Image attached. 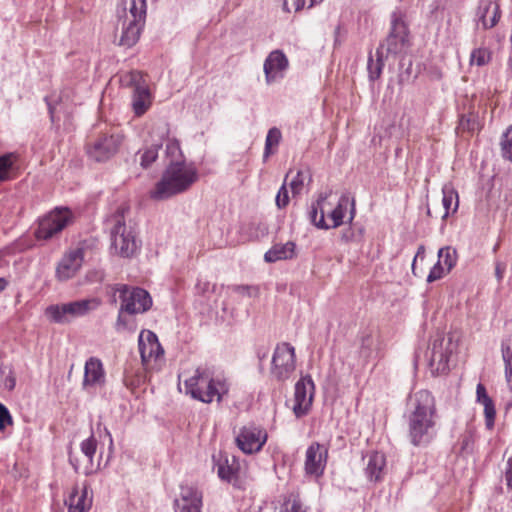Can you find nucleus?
I'll list each match as a JSON object with an SVG mask.
<instances>
[{
  "mask_svg": "<svg viewBox=\"0 0 512 512\" xmlns=\"http://www.w3.org/2000/svg\"><path fill=\"white\" fill-rule=\"evenodd\" d=\"M408 437L412 445L429 444L436 436L438 413L432 393L422 389L409 395L406 404Z\"/></svg>",
  "mask_w": 512,
  "mask_h": 512,
  "instance_id": "obj_1",
  "label": "nucleus"
},
{
  "mask_svg": "<svg viewBox=\"0 0 512 512\" xmlns=\"http://www.w3.org/2000/svg\"><path fill=\"white\" fill-rule=\"evenodd\" d=\"M199 178L193 163L186 161L169 162L161 179L150 192L154 200H165L187 191Z\"/></svg>",
  "mask_w": 512,
  "mask_h": 512,
  "instance_id": "obj_2",
  "label": "nucleus"
},
{
  "mask_svg": "<svg viewBox=\"0 0 512 512\" xmlns=\"http://www.w3.org/2000/svg\"><path fill=\"white\" fill-rule=\"evenodd\" d=\"M185 392L193 399L209 404L217 400L221 402L229 392V384L225 378L214 377L209 369L198 367L194 374L184 381Z\"/></svg>",
  "mask_w": 512,
  "mask_h": 512,
  "instance_id": "obj_3",
  "label": "nucleus"
},
{
  "mask_svg": "<svg viewBox=\"0 0 512 512\" xmlns=\"http://www.w3.org/2000/svg\"><path fill=\"white\" fill-rule=\"evenodd\" d=\"M129 207L121 204L105 219L106 229L109 230L112 253L124 258L132 257L139 246L134 231L126 226L125 214Z\"/></svg>",
  "mask_w": 512,
  "mask_h": 512,
  "instance_id": "obj_4",
  "label": "nucleus"
},
{
  "mask_svg": "<svg viewBox=\"0 0 512 512\" xmlns=\"http://www.w3.org/2000/svg\"><path fill=\"white\" fill-rule=\"evenodd\" d=\"M146 11V0H128L126 2L123 15L119 16L122 25L119 45L130 48L138 42L145 25Z\"/></svg>",
  "mask_w": 512,
  "mask_h": 512,
  "instance_id": "obj_5",
  "label": "nucleus"
},
{
  "mask_svg": "<svg viewBox=\"0 0 512 512\" xmlns=\"http://www.w3.org/2000/svg\"><path fill=\"white\" fill-rule=\"evenodd\" d=\"M100 302L93 299H82L64 304H53L46 307L44 315L53 323L65 324L76 317L88 314L91 310L96 309Z\"/></svg>",
  "mask_w": 512,
  "mask_h": 512,
  "instance_id": "obj_6",
  "label": "nucleus"
},
{
  "mask_svg": "<svg viewBox=\"0 0 512 512\" xmlns=\"http://www.w3.org/2000/svg\"><path fill=\"white\" fill-rule=\"evenodd\" d=\"M123 87L131 88L132 109L136 116H142L152 105V95L144 75L137 70L129 71L120 78Z\"/></svg>",
  "mask_w": 512,
  "mask_h": 512,
  "instance_id": "obj_7",
  "label": "nucleus"
},
{
  "mask_svg": "<svg viewBox=\"0 0 512 512\" xmlns=\"http://www.w3.org/2000/svg\"><path fill=\"white\" fill-rule=\"evenodd\" d=\"M73 219L68 208H55L39 220L34 235L37 240H50L63 231Z\"/></svg>",
  "mask_w": 512,
  "mask_h": 512,
  "instance_id": "obj_8",
  "label": "nucleus"
},
{
  "mask_svg": "<svg viewBox=\"0 0 512 512\" xmlns=\"http://www.w3.org/2000/svg\"><path fill=\"white\" fill-rule=\"evenodd\" d=\"M116 292L121 298L120 309L128 315L145 313L152 306L150 294L142 288L119 284L114 287V293Z\"/></svg>",
  "mask_w": 512,
  "mask_h": 512,
  "instance_id": "obj_9",
  "label": "nucleus"
},
{
  "mask_svg": "<svg viewBox=\"0 0 512 512\" xmlns=\"http://www.w3.org/2000/svg\"><path fill=\"white\" fill-rule=\"evenodd\" d=\"M296 369L295 348L287 342L278 343L274 349L270 373L279 382L288 380Z\"/></svg>",
  "mask_w": 512,
  "mask_h": 512,
  "instance_id": "obj_10",
  "label": "nucleus"
},
{
  "mask_svg": "<svg viewBox=\"0 0 512 512\" xmlns=\"http://www.w3.org/2000/svg\"><path fill=\"white\" fill-rule=\"evenodd\" d=\"M383 45L386 46L387 55L402 54L408 49L409 31L400 11L392 13L391 29Z\"/></svg>",
  "mask_w": 512,
  "mask_h": 512,
  "instance_id": "obj_11",
  "label": "nucleus"
},
{
  "mask_svg": "<svg viewBox=\"0 0 512 512\" xmlns=\"http://www.w3.org/2000/svg\"><path fill=\"white\" fill-rule=\"evenodd\" d=\"M455 345L451 337L438 334L432 341L430 348L429 366L433 372L444 374L449 371V360L454 352Z\"/></svg>",
  "mask_w": 512,
  "mask_h": 512,
  "instance_id": "obj_12",
  "label": "nucleus"
},
{
  "mask_svg": "<svg viewBox=\"0 0 512 512\" xmlns=\"http://www.w3.org/2000/svg\"><path fill=\"white\" fill-rule=\"evenodd\" d=\"M267 438L268 435L265 429L254 423H249L239 429L235 437V443L243 453L253 454L261 451Z\"/></svg>",
  "mask_w": 512,
  "mask_h": 512,
  "instance_id": "obj_13",
  "label": "nucleus"
},
{
  "mask_svg": "<svg viewBox=\"0 0 512 512\" xmlns=\"http://www.w3.org/2000/svg\"><path fill=\"white\" fill-rule=\"evenodd\" d=\"M121 143L122 137L118 134H102L87 145V154L96 162H105L118 152Z\"/></svg>",
  "mask_w": 512,
  "mask_h": 512,
  "instance_id": "obj_14",
  "label": "nucleus"
},
{
  "mask_svg": "<svg viewBox=\"0 0 512 512\" xmlns=\"http://www.w3.org/2000/svg\"><path fill=\"white\" fill-rule=\"evenodd\" d=\"M202 507V491L194 485L181 484L173 501L174 512H202Z\"/></svg>",
  "mask_w": 512,
  "mask_h": 512,
  "instance_id": "obj_15",
  "label": "nucleus"
},
{
  "mask_svg": "<svg viewBox=\"0 0 512 512\" xmlns=\"http://www.w3.org/2000/svg\"><path fill=\"white\" fill-rule=\"evenodd\" d=\"M84 249L81 247L67 250L55 270V277L58 281L64 282L76 276L84 261Z\"/></svg>",
  "mask_w": 512,
  "mask_h": 512,
  "instance_id": "obj_16",
  "label": "nucleus"
},
{
  "mask_svg": "<svg viewBox=\"0 0 512 512\" xmlns=\"http://www.w3.org/2000/svg\"><path fill=\"white\" fill-rule=\"evenodd\" d=\"M314 382L307 375L301 377L295 384L293 412L297 418L305 416L312 404Z\"/></svg>",
  "mask_w": 512,
  "mask_h": 512,
  "instance_id": "obj_17",
  "label": "nucleus"
},
{
  "mask_svg": "<svg viewBox=\"0 0 512 512\" xmlns=\"http://www.w3.org/2000/svg\"><path fill=\"white\" fill-rule=\"evenodd\" d=\"M328 449L318 442L310 444L305 453L304 470L309 476L320 477L325 471Z\"/></svg>",
  "mask_w": 512,
  "mask_h": 512,
  "instance_id": "obj_18",
  "label": "nucleus"
},
{
  "mask_svg": "<svg viewBox=\"0 0 512 512\" xmlns=\"http://www.w3.org/2000/svg\"><path fill=\"white\" fill-rule=\"evenodd\" d=\"M213 469L216 470L218 477L225 482L234 483L238 480L240 469L239 461L235 456L229 457L226 453L219 452L212 456Z\"/></svg>",
  "mask_w": 512,
  "mask_h": 512,
  "instance_id": "obj_19",
  "label": "nucleus"
},
{
  "mask_svg": "<svg viewBox=\"0 0 512 512\" xmlns=\"http://www.w3.org/2000/svg\"><path fill=\"white\" fill-rule=\"evenodd\" d=\"M289 61L282 50H273L264 61L263 70L267 84L275 82L283 77V72L288 68Z\"/></svg>",
  "mask_w": 512,
  "mask_h": 512,
  "instance_id": "obj_20",
  "label": "nucleus"
},
{
  "mask_svg": "<svg viewBox=\"0 0 512 512\" xmlns=\"http://www.w3.org/2000/svg\"><path fill=\"white\" fill-rule=\"evenodd\" d=\"M138 345L141 360L145 366H148L152 360H157L164 353L157 335L152 331L143 330L139 335Z\"/></svg>",
  "mask_w": 512,
  "mask_h": 512,
  "instance_id": "obj_21",
  "label": "nucleus"
},
{
  "mask_svg": "<svg viewBox=\"0 0 512 512\" xmlns=\"http://www.w3.org/2000/svg\"><path fill=\"white\" fill-rule=\"evenodd\" d=\"M105 384V370L102 361L97 357H90L84 366V377L82 387L91 391Z\"/></svg>",
  "mask_w": 512,
  "mask_h": 512,
  "instance_id": "obj_22",
  "label": "nucleus"
},
{
  "mask_svg": "<svg viewBox=\"0 0 512 512\" xmlns=\"http://www.w3.org/2000/svg\"><path fill=\"white\" fill-rule=\"evenodd\" d=\"M476 16L483 29H492L501 18L500 5L495 1L480 0Z\"/></svg>",
  "mask_w": 512,
  "mask_h": 512,
  "instance_id": "obj_23",
  "label": "nucleus"
},
{
  "mask_svg": "<svg viewBox=\"0 0 512 512\" xmlns=\"http://www.w3.org/2000/svg\"><path fill=\"white\" fill-rule=\"evenodd\" d=\"M363 459H366L364 468L365 475L370 482H380L386 473V457L378 451L369 452Z\"/></svg>",
  "mask_w": 512,
  "mask_h": 512,
  "instance_id": "obj_24",
  "label": "nucleus"
},
{
  "mask_svg": "<svg viewBox=\"0 0 512 512\" xmlns=\"http://www.w3.org/2000/svg\"><path fill=\"white\" fill-rule=\"evenodd\" d=\"M332 191L320 193L317 200L311 204L309 211V219L317 228L328 230L330 224L325 221V208L328 203V198L331 196Z\"/></svg>",
  "mask_w": 512,
  "mask_h": 512,
  "instance_id": "obj_25",
  "label": "nucleus"
},
{
  "mask_svg": "<svg viewBox=\"0 0 512 512\" xmlns=\"http://www.w3.org/2000/svg\"><path fill=\"white\" fill-rule=\"evenodd\" d=\"M349 205L351 207L348 222L351 223L353 221L356 213L355 201L352 200L350 202L349 196L343 194L340 196L336 207L328 214V217L332 220V224H330V229L337 228L344 223V218Z\"/></svg>",
  "mask_w": 512,
  "mask_h": 512,
  "instance_id": "obj_26",
  "label": "nucleus"
},
{
  "mask_svg": "<svg viewBox=\"0 0 512 512\" xmlns=\"http://www.w3.org/2000/svg\"><path fill=\"white\" fill-rule=\"evenodd\" d=\"M296 244L293 241L274 244L265 254L264 260L274 263L281 260H289L296 255Z\"/></svg>",
  "mask_w": 512,
  "mask_h": 512,
  "instance_id": "obj_27",
  "label": "nucleus"
},
{
  "mask_svg": "<svg viewBox=\"0 0 512 512\" xmlns=\"http://www.w3.org/2000/svg\"><path fill=\"white\" fill-rule=\"evenodd\" d=\"M18 154L14 152L5 153L0 156V183L9 181L16 174Z\"/></svg>",
  "mask_w": 512,
  "mask_h": 512,
  "instance_id": "obj_28",
  "label": "nucleus"
},
{
  "mask_svg": "<svg viewBox=\"0 0 512 512\" xmlns=\"http://www.w3.org/2000/svg\"><path fill=\"white\" fill-rule=\"evenodd\" d=\"M481 128L482 124L478 113L475 111H469L468 113L462 114L460 116L458 125L456 127V132L461 134H473L480 131Z\"/></svg>",
  "mask_w": 512,
  "mask_h": 512,
  "instance_id": "obj_29",
  "label": "nucleus"
},
{
  "mask_svg": "<svg viewBox=\"0 0 512 512\" xmlns=\"http://www.w3.org/2000/svg\"><path fill=\"white\" fill-rule=\"evenodd\" d=\"M442 194V204L445 209L442 218L446 219L450 214L458 210L459 196L452 184H445L442 188Z\"/></svg>",
  "mask_w": 512,
  "mask_h": 512,
  "instance_id": "obj_30",
  "label": "nucleus"
},
{
  "mask_svg": "<svg viewBox=\"0 0 512 512\" xmlns=\"http://www.w3.org/2000/svg\"><path fill=\"white\" fill-rule=\"evenodd\" d=\"M376 59L370 54L367 63L368 76L370 81L377 80L382 73L384 67V45L381 44L375 53Z\"/></svg>",
  "mask_w": 512,
  "mask_h": 512,
  "instance_id": "obj_31",
  "label": "nucleus"
},
{
  "mask_svg": "<svg viewBox=\"0 0 512 512\" xmlns=\"http://www.w3.org/2000/svg\"><path fill=\"white\" fill-rule=\"evenodd\" d=\"M282 139V133L280 129L277 127H272L268 130V133L266 135L265 139V147H264V153H263V160L264 162L267 161V159L275 153V149L280 144Z\"/></svg>",
  "mask_w": 512,
  "mask_h": 512,
  "instance_id": "obj_32",
  "label": "nucleus"
},
{
  "mask_svg": "<svg viewBox=\"0 0 512 512\" xmlns=\"http://www.w3.org/2000/svg\"><path fill=\"white\" fill-rule=\"evenodd\" d=\"M68 506H77L84 511H88L92 504V499L88 497L87 486H84L81 492L75 487L67 501Z\"/></svg>",
  "mask_w": 512,
  "mask_h": 512,
  "instance_id": "obj_33",
  "label": "nucleus"
},
{
  "mask_svg": "<svg viewBox=\"0 0 512 512\" xmlns=\"http://www.w3.org/2000/svg\"><path fill=\"white\" fill-rule=\"evenodd\" d=\"M457 252L450 246H445L438 251V262H440L445 268L446 272H450L457 263Z\"/></svg>",
  "mask_w": 512,
  "mask_h": 512,
  "instance_id": "obj_34",
  "label": "nucleus"
},
{
  "mask_svg": "<svg viewBox=\"0 0 512 512\" xmlns=\"http://www.w3.org/2000/svg\"><path fill=\"white\" fill-rule=\"evenodd\" d=\"M502 357L505 364V378L509 388L512 390V340L502 343Z\"/></svg>",
  "mask_w": 512,
  "mask_h": 512,
  "instance_id": "obj_35",
  "label": "nucleus"
},
{
  "mask_svg": "<svg viewBox=\"0 0 512 512\" xmlns=\"http://www.w3.org/2000/svg\"><path fill=\"white\" fill-rule=\"evenodd\" d=\"M492 59L491 51L486 47L475 48L470 54V64L482 67L487 65Z\"/></svg>",
  "mask_w": 512,
  "mask_h": 512,
  "instance_id": "obj_36",
  "label": "nucleus"
},
{
  "mask_svg": "<svg viewBox=\"0 0 512 512\" xmlns=\"http://www.w3.org/2000/svg\"><path fill=\"white\" fill-rule=\"evenodd\" d=\"M165 154L169 162L185 161L180 143L176 139H168L166 143Z\"/></svg>",
  "mask_w": 512,
  "mask_h": 512,
  "instance_id": "obj_37",
  "label": "nucleus"
},
{
  "mask_svg": "<svg viewBox=\"0 0 512 512\" xmlns=\"http://www.w3.org/2000/svg\"><path fill=\"white\" fill-rule=\"evenodd\" d=\"M161 148V143H153L150 147L146 148L140 156V165L143 168H148L158 158V152Z\"/></svg>",
  "mask_w": 512,
  "mask_h": 512,
  "instance_id": "obj_38",
  "label": "nucleus"
},
{
  "mask_svg": "<svg viewBox=\"0 0 512 512\" xmlns=\"http://www.w3.org/2000/svg\"><path fill=\"white\" fill-rule=\"evenodd\" d=\"M170 133L169 124L164 121H159L155 123L151 129V137L154 143H163V141L168 138Z\"/></svg>",
  "mask_w": 512,
  "mask_h": 512,
  "instance_id": "obj_39",
  "label": "nucleus"
},
{
  "mask_svg": "<svg viewBox=\"0 0 512 512\" xmlns=\"http://www.w3.org/2000/svg\"><path fill=\"white\" fill-rule=\"evenodd\" d=\"M125 311H122V309H119L118 317L115 323V329L118 332L122 331H130L134 332L136 330V323L131 318L127 317Z\"/></svg>",
  "mask_w": 512,
  "mask_h": 512,
  "instance_id": "obj_40",
  "label": "nucleus"
},
{
  "mask_svg": "<svg viewBox=\"0 0 512 512\" xmlns=\"http://www.w3.org/2000/svg\"><path fill=\"white\" fill-rule=\"evenodd\" d=\"M500 145L502 157L512 162V126L504 132Z\"/></svg>",
  "mask_w": 512,
  "mask_h": 512,
  "instance_id": "obj_41",
  "label": "nucleus"
},
{
  "mask_svg": "<svg viewBox=\"0 0 512 512\" xmlns=\"http://www.w3.org/2000/svg\"><path fill=\"white\" fill-rule=\"evenodd\" d=\"M97 445L98 441L94 435L83 440L80 444L81 452L88 458L90 463H92L93 457L96 453Z\"/></svg>",
  "mask_w": 512,
  "mask_h": 512,
  "instance_id": "obj_42",
  "label": "nucleus"
},
{
  "mask_svg": "<svg viewBox=\"0 0 512 512\" xmlns=\"http://www.w3.org/2000/svg\"><path fill=\"white\" fill-rule=\"evenodd\" d=\"M292 1V7L294 11H299L303 9L305 6L308 8L313 7L315 4L322 2L323 0H291ZM289 0H284L283 2V8L285 11L289 12Z\"/></svg>",
  "mask_w": 512,
  "mask_h": 512,
  "instance_id": "obj_43",
  "label": "nucleus"
},
{
  "mask_svg": "<svg viewBox=\"0 0 512 512\" xmlns=\"http://www.w3.org/2000/svg\"><path fill=\"white\" fill-rule=\"evenodd\" d=\"M448 273L449 272H446V268L440 262L437 261L434 264V266L430 269V272L427 276V282L432 283L437 280H440Z\"/></svg>",
  "mask_w": 512,
  "mask_h": 512,
  "instance_id": "obj_44",
  "label": "nucleus"
},
{
  "mask_svg": "<svg viewBox=\"0 0 512 512\" xmlns=\"http://www.w3.org/2000/svg\"><path fill=\"white\" fill-rule=\"evenodd\" d=\"M484 407V416H485V425L486 428L491 430L494 427L495 417H496V409L494 402L487 403L483 405Z\"/></svg>",
  "mask_w": 512,
  "mask_h": 512,
  "instance_id": "obj_45",
  "label": "nucleus"
},
{
  "mask_svg": "<svg viewBox=\"0 0 512 512\" xmlns=\"http://www.w3.org/2000/svg\"><path fill=\"white\" fill-rule=\"evenodd\" d=\"M280 512H306V510L298 498H293L284 502Z\"/></svg>",
  "mask_w": 512,
  "mask_h": 512,
  "instance_id": "obj_46",
  "label": "nucleus"
},
{
  "mask_svg": "<svg viewBox=\"0 0 512 512\" xmlns=\"http://www.w3.org/2000/svg\"><path fill=\"white\" fill-rule=\"evenodd\" d=\"M275 202L279 209H283L289 204V194L285 183L280 187Z\"/></svg>",
  "mask_w": 512,
  "mask_h": 512,
  "instance_id": "obj_47",
  "label": "nucleus"
},
{
  "mask_svg": "<svg viewBox=\"0 0 512 512\" xmlns=\"http://www.w3.org/2000/svg\"><path fill=\"white\" fill-rule=\"evenodd\" d=\"M12 416L8 408L0 403V431H4L7 426L12 425Z\"/></svg>",
  "mask_w": 512,
  "mask_h": 512,
  "instance_id": "obj_48",
  "label": "nucleus"
},
{
  "mask_svg": "<svg viewBox=\"0 0 512 512\" xmlns=\"http://www.w3.org/2000/svg\"><path fill=\"white\" fill-rule=\"evenodd\" d=\"M289 185L294 195L301 193L304 186L303 172L300 170L297 171Z\"/></svg>",
  "mask_w": 512,
  "mask_h": 512,
  "instance_id": "obj_49",
  "label": "nucleus"
},
{
  "mask_svg": "<svg viewBox=\"0 0 512 512\" xmlns=\"http://www.w3.org/2000/svg\"><path fill=\"white\" fill-rule=\"evenodd\" d=\"M476 399H477V402L482 405H485V404L493 401L491 399V397L488 395L486 387L482 383L477 384Z\"/></svg>",
  "mask_w": 512,
  "mask_h": 512,
  "instance_id": "obj_50",
  "label": "nucleus"
},
{
  "mask_svg": "<svg viewBox=\"0 0 512 512\" xmlns=\"http://www.w3.org/2000/svg\"><path fill=\"white\" fill-rule=\"evenodd\" d=\"M233 291L245 296H254L258 294V288L249 285H236L233 287Z\"/></svg>",
  "mask_w": 512,
  "mask_h": 512,
  "instance_id": "obj_51",
  "label": "nucleus"
},
{
  "mask_svg": "<svg viewBox=\"0 0 512 512\" xmlns=\"http://www.w3.org/2000/svg\"><path fill=\"white\" fill-rule=\"evenodd\" d=\"M16 385V377L11 369L3 376L2 386L8 391H12Z\"/></svg>",
  "mask_w": 512,
  "mask_h": 512,
  "instance_id": "obj_52",
  "label": "nucleus"
},
{
  "mask_svg": "<svg viewBox=\"0 0 512 512\" xmlns=\"http://www.w3.org/2000/svg\"><path fill=\"white\" fill-rule=\"evenodd\" d=\"M506 263L497 261L495 263V276L498 280V282H501L504 278L505 272H506Z\"/></svg>",
  "mask_w": 512,
  "mask_h": 512,
  "instance_id": "obj_53",
  "label": "nucleus"
},
{
  "mask_svg": "<svg viewBox=\"0 0 512 512\" xmlns=\"http://www.w3.org/2000/svg\"><path fill=\"white\" fill-rule=\"evenodd\" d=\"M505 481L512 488V456L508 458L505 468Z\"/></svg>",
  "mask_w": 512,
  "mask_h": 512,
  "instance_id": "obj_54",
  "label": "nucleus"
},
{
  "mask_svg": "<svg viewBox=\"0 0 512 512\" xmlns=\"http://www.w3.org/2000/svg\"><path fill=\"white\" fill-rule=\"evenodd\" d=\"M269 354V348L268 347H261L257 350V357L262 362L264 359L267 358Z\"/></svg>",
  "mask_w": 512,
  "mask_h": 512,
  "instance_id": "obj_55",
  "label": "nucleus"
},
{
  "mask_svg": "<svg viewBox=\"0 0 512 512\" xmlns=\"http://www.w3.org/2000/svg\"><path fill=\"white\" fill-rule=\"evenodd\" d=\"M425 258V246L420 245L417 249L416 255L414 257V262H416L418 259L423 260Z\"/></svg>",
  "mask_w": 512,
  "mask_h": 512,
  "instance_id": "obj_56",
  "label": "nucleus"
},
{
  "mask_svg": "<svg viewBox=\"0 0 512 512\" xmlns=\"http://www.w3.org/2000/svg\"><path fill=\"white\" fill-rule=\"evenodd\" d=\"M69 461H70L71 465L73 466V468L75 469V471L78 472V470H79L78 461L76 459H73L71 456L69 457Z\"/></svg>",
  "mask_w": 512,
  "mask_h": 512,
  "instance_id": "obj_57",
  "label": "nucleus"
},
{
  "mask_svg": "<svg viewBox=\"0 0 512 512\" xmlns=\"http://www.w3.org/2000/svg\"><path fill=\"white\" fill-rule=\"evenodd\" d=\"M7 284V280L0 277V292H2L6 288Z\"/></svg>",
  "mask_w": 512,
  "mask_h": 512,
  "instance_id": "obj_58",
  "label": "nucleus"
},
{
  "mask_svg": "<svg viewBox=\"0 0 512 512\" xmlns=\"http://www.w3.org/2000/svg\"><path fill=\"white\" fill-rule=\"evenodd\" d=\"M68 512H86L77 506H68Z\"/></svg>",
  "mask_w": 512,
  "mask_h": 512,
  "instance_id": "obj_59",
  "label": "nucleus"
},
{
  "mask_svg": "<svg viewBox=\"0 0 512 512\" xmlns=\"http://www.w3.org/2000/svg\"><path fill=\"white\" fill-rule=\"evenodd\" d=\"M94 472H95V470L93 469L92 465H91V466H89V467L87 466V467L85 468V470H84V474H85L86 476L91 475V474H93Z\"/></svg>",
  "mask_w": 512,
  "mask_h": 512,
  "instance_id": "obj_60",
  "label": "nucleus"
},
{
  "mask_svg": "<svg viewBox=\"0 0 512 512\" xmlns=\"http://www.w3.org/2000/svg\"><path fill=\"white\" fill-rule=\"evenodd\" d=\"M507 71H508L509 75L512 76V55L508 59Z\"/></svg>",
  "mask_w": 512,
  "mask_h": 512,
  "instance_id": "obj_61",
  "label": "nucleus"
},
{
  "mask_svg": "<svg viewBox=\"0 0 512 512\" xmlns=\"http://www.w3.org/2000/svg\"><path fill=\"white\" fill-rule=\"evenodd\" d=\"M412 272L414 275H416V262H412Z\"/></svg>",
  "mask_w": 512,
  "mask_h": 512,
  "instance_id": "obj_62",
  "label": "nucleus"
},
{
  "mask_svg": "<svg viewBox=\"0 0 512 512\" xmlns=\"http://www.w3.org/2000/svg\"><path fill=\"white\" fill-rule=\"evenodd\" d=\"M342 238L345 239L346 241L350 240V236H348V234L346 233L343 234Z\"/></svg>",
  "mask_w": 512,
  "mask_h": 512,
  "instance_id": "obj_63",
  "label": "nucleus"
},
{
  "mask_svg": "<svg viewBox=\"0 0 512 512\" xmlns=\"http://www.w3.org/2000/svg\"><path fill=\"white\" fill-rule=\"evenodd\" d=\"M49 112H50L51 115L53 114V109H52V107L50 105H49Z\"/></svg>",
  "mask_w": 512,
  "mask_h": 512,
  "instance_id": "obj_64",
  "label": "nucleus"
}]
</instances>
